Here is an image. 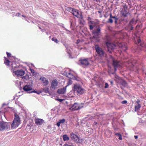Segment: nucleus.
<instances>
[{"instance_id": "nucleus-1", "label": "nucleus", "mask_w": 146, "mask_h": 146, "mask_svg": "<svg viewBox=\"0 0 146 146\" xmlns=\"http://www.w3.org/2000/svg\"><path fill=\"white\" fill-rule=\"evenodd\" d=\"M74 91L76 92L78 95L82 94L85 92V90L78 83L74 84Z\"/></svg>"}, {"instance_id": "nucleus-2", "label": "nucleus", "mask_w": 146, "mask_h": 146, "mask_svg": "<svg viewBox=\"0 0 146 146\" xmlns=\"http://www.w3.org/2000/svg\"><path fill=\"white\" fill-rule=\"evenodd\" d=\"M92 34L94 35L93 38L96 40V42H98L99 40L98 36L101 33V29L100 26L98 25L94 29L92 32Z\"/></svg>"}, {"instance_id": "nucleus-3", "label": "nucleus", "mask_w": 146, "mask_h": 146, "mask_svg": "<svg viewBox=\"0 0 146 146\" xmlns=\"http://www.w3.org/2000/svg\"><path fill=\"white\" fill-rule=\"evenodd\" d=\"M20 123V120L19 116L18 115L15 114V118L13 122L11 124V127L13 129L18 127Z\"/></svg>"}, {"instance_id": "nucleus-4", "label": "nucleus", "mask_w": 146, "mask_h": 146, "mask_svg": "<svg viewBox=\"0 0 146 146\" xmlns=\"http://www.w3.org/2000/svg\"><path fill=\"white\" fill-rule=\"evenodd\" d=\"M70 135L71 139L73 140L76 143H81L83 142L84 141L83 139L80 137L73 132L70 133Z\"/></svg>"}, {"instance_id": "nucleus-5", "label": "nucleus", "mask_w": 146, "mask_h": 146, "mask_svg": "<svg viewBox=\"0 0 146 146\" xmlns=\"http://www.w3.org/2000/svg\"><path fill=\"white\" fill-rule=\"evenodd\" d=\"M23 90L26 92L28 93H36L38 94H39L41 93V92H37L35 90H33L32 85H26L23 88Z\"/></svg>"}, {"instance_id": "nucleus-6", "label": "nucleus", "mask_w": 146, "mask_h": 146, "mask_svg": "<svg viewBox=\"0 0 146 146\" xmlns=\"http://www.w3.org/2000/svg\"><path fill=\"white\" fill-rule=\"evenodd\" d=\"M10 125L9 123L0 121V131L8 130L10 129Z\"/></svg>"}, {"instance_id": "nucleus-7", "label": "nucleus", "mask_w": 146, "mask_h": 146, "mask_svg": "<svg viewBox=\"0 0 146 146\" xmlns=\"http://www.w3.org/2000/svg\"><path fill=\"white\" fill-rule=\"evenodd\" d=\"M83 106V105L82 104L80 105L77 103H75L74 104L71 105V107L69 108V109L71 111H74L81 109Z\"/></svg>"}, {"instance_id": "nucleus-8", "label": "nucleus", "mask_w": 146, "mask_h": 146, "mask_svg": "<svg viewBox=\"0 0 146 146\" xmlns=\"http://www.w3.org/2000/svg\"><path fill=\"white\" fill-rule=\"evenodd\" d=\"M95 48L97 54L100 56H103L105 54L104 50L98 45L96 44L95 45Z\"/></svg>"}, {"instance_id": "nucleus-9", "label": "nucleus", "mask_w": 146, "mask_h": 146, "mask_svg": "<svg viewBox=\"0 0 146 146\" xmlns=\"http://www.w3.org/2000/svg\"><path fill=\"white\" fill-rule=\"evenodd\" d=\"M106 45L107 47V50L110 53H112L116 46L114 44L108 42H106Z\"/></svg>"}, {"instance_id": "nucleus-10", "label": "nucleus", "mask_w": 146, "mask_h": 146, "mask_svg": "<svg viewBox=\"0 0 146 146\" xmlns=\"http://www.w3.org/2000/svg\"><path fill=\"white\" fill-rule=\"evenodd\" d=\"M58 84V82L57 80L55 79L52 80L51 83V89L54 90L57 88Z\"/></svg>"}, {"instance_id": "nucleus-11", "label": "nucleus", "mask_w": 146, "mask_h": 146, "mask_svg": "<svg viewBox=\"0 0 146 146\" xmlns=\"http://www.w3.org/2000/svg\"><path fill=\"white\" fill-rule=\"evenodd\" d=\"M73 15L78 18L82 19V16L81 12L78 10L74 9L72 13Z\"/></svg>"}, {"instance_id": "nucleus-12", "label": "nucleus", "mask_w": 146, "mask_h": 146, "mask_svg": "<svg viewBox=\"0 0 146 146\" xmlns=\"http://www.w3.org/2000/svg\"><path fill=\"white\" fill-rule=\"evenodd\" d=\"M89 60V59L86 58L80 60L79 62L82 65L84 66H87L90 64Z\"/></svg>"}, {"instance_id": "nucleus-13", "label": "nucleus", "mask_w": 146, "mask_h": 146, "mask_svg": "<svg viewBox=\"0 0 146 146\" xmlns=\"http://www.w3.org/2000/svg\"><path fill=\"white\" fill-rule=\"evenodd\" d=\"M112 65L114 66V70L116 71L117 70V68L120 66L119 63L117 60H115L113 59H112Z\"/></svg>"}, {"instance_id": "nucleus-14", "label": "nucleus", "mask_w": 146, "mask_h": 146, "mask_svg": "<svg viewBox=\"0 0 146 146\" xmlns=\"http://www.w3.org/2000/svg\"><path fill=\"white\" fill-rule=\"evenodd\" d=\"M110 17H111L112 19H114L115 26L117 27H118L119 26L118 25L120 24V21L115 16H112V14L111 13L110 14Z\"/></svg>"}, {"instance_id": "nucleus-15", "label": "nucleus", "mask_w": 146, "mask_h": 146, "mask_svg": "<svg viewBox=\"0 0 146 146\" xmlns=\"http://www.w3.org/2000/svg\"><path fill=\"white\" fill-rule=\"evenodd\" d=\"M13 73L18 76H22L24 75L25 73V71L22 70L15 71Z\"/></svg>"}, {"instance_id": "nucleus-16", "label": "nucleus", "mask_w": 146, "mask_h": 146, "mask_svg": "<svg viewBox=\"0 0 146 146\" xmlns=\"http://www.w3.org/2000/svg\"><path fill=\"white\" fill-rule=\"evenodd\" d=\"M67 86H66L65 87H63L62 88L59 89L57 91V93L59 94H63L66 93V87Z\"/></svg>"}, {"instance_id": "nucleus-17", "label": "nucleus", "mask_w": 146, "mask_h": 146, "mask_svg": "<svg viewBox=\"0 0 146 146\" xmlns=\"http://www.w3.org/2000/svg\"><path fill=\"white\" fill-rule=\"evenodd\" d=\"M40 80H41V81L43 84V85L44 86H46L47 85L48 83L49 82L48 80L45 77H41Z\"/></svg>"}, {"instance_id": "nucleus-18", "label": "nucleus", "mask_w": 146, "mask_h": 146, "mask_svg": "<svg viewBox=\"0 0 146 146\" xmlns=\"http://www.w3.org/2000/svg\"><path fill=\"white\" fill-rule=\"evenodd\" d=\"M88 24L89 27V29L90 30H93L94 28L96 27V26L94 25L95 23L94 21H90L88 22Z\"/></svg>"}, {"instance_id": "nucleus-19", "label": "nucleus", "mask_w": 146, "mask_h": 146, "mask_svg": "<svg viewBox=\"0 0 146 146\" xmlns=\"http://www.w3.org/2000/svg\"><path fill=\"white\" fill-rule=\"evenodd\" d=\"M12 64L11 69L12 70L13 72L15 71L14 70L18 68L19 67V65H17L16 64L15 62H13L11 64Z\"/></svg>"}, {"instance_id": "nucleus-20", "label": "nucleus", "mask_w": 146, "mask_h": 146, "mask_svg": "<svg viewBox=\"0 0 146 146\" xmlns=\"http://www.w3.org/2000/svg\"><path fill=\"white\" fill-rule=\"evenodd\" d=\"M43 121L42 119L38 118H36L35 120V123L37 125H41L43 123Z\"/></svg>"}, {"instance_id": "nucleus-21", "label": "nucleus", "mask_w": 146, "mask_h": 146, "mask_svg": "<svg viewBox=\"0 0 146 146\" xmlns=\"http://www.w3.org/2000/svg\"><path fill=\"white\" fill-rule=\"evenodd\" d=\"M66 76L67 77H68V78L71 79H73L74 78V76L70 72H67L66 73Z\"/></svg>"}, {"instance_id": "nucleus-22", "label": "nucleus", "mask_w": 146, "mask_h": 146, "mask_svg": "<svg viewBox=\"0 0 146 146\" xmlns=\"http://www.w3.org/2000/svg\"><path fill=\"white\" fill-rule=\"evenodd\" d=\"M136 102L137 103V104L135 106V111L139 110L141 107V105L139 104L138 101H136Z\"/></svg>"}, {"instance_id": "nucleus-23", "label": "nucleus", "mask_w": 146, "mask_h": 146, "mask_svg": "<svg viewBox=\"0 0 146 146\" xmlns=\"http://www.w3.org/2000/svg\"><path fill=\"white\" fill-rule=\"evenodd\" d=\"M65 121V119H60L59 120L58 122L57 123L56 125L59 127L61 124L64 123Z\"/></svg>"}, {"instance_id": "nucleus-24", "label": "nucleus", "mask_w": 146, "mask_h": 146, "mask_svg": "<svg viewBox=\"0 0 146 146\" xmlns=\"http://www.w3.org/2000/svg\"><path fill=\"white\" fill-rule=\"evenodd\" d=\"M121 14L124 17H126L128 13L125 9H124L122 11Z\"/></svg>"}, {"instance_id": "nucleus-25", "label": "nucleus", "mask_w": 146, "mask_h": 146, "mask_svg": "<svg viewBox=\"0 0 146 146\" xmlns=\"http://www.w3.org/2000/svg\"><path fill=\"white\" fill-rule=\"evenodd\" d=\"M136 23L135 20L134 19H133L130 21L129 24V25L133 26Z\"/></svg>"}, {"instance_id": "nucleus-26", "label": "nucleus", "mask_w": 146, "mask_h": 146, "mask_svg": "<svg viewBox=\"0 0 146 146\" xmlns=\"http://www.w3.org/2000/svg\"><path fill=\"white\" fill-rule=\"evenodd\" d=\"M63 140L64 141L69 140L70 139V138L67 135H64L62 136Z\"/></svg>"}, {"instance_id": "nucleus-27", "label": "nucleus", "mask_w": 146, "mask_h": 146, "mask_svg": "<svg viewBox=\"0 0 146 146\" xmlns=\"http://www.w3.org/2000/svg\"><path fill=\"white\" fill-rule=\"evenodd\" d=\"M121 85L124 87H126L127 86V83L124 80H122L121 82Z\"/></svg>"}, {"instance_id": "nucleus-28", "label": "nucleus", "mask_w": 146, "mask_h": 146, "mask_svg": "<svg viewBox=\"0 0 146 146\" xmlns=\"http://www.w3.org/2000/svg\"><path fill=\"white\" fill-rule=\"evenodd\" d=\"M49 89L47 88H44L42 89L41 90V92H43L46 93H48Z\"/></svg>"}, {"instance_id": "nucleus-29", "label": "nucleus", "mask_w": 146, "mask_h": 146, "mask_svg": "<svg viewBox=\"0 0 146 146\" xmlns=\"http://www.w3.org/2000/svg\"><path fill=\"white\" fill-rule=\"evenodd\" d=\"M66 9L67 11L70 12L72 14L74 10V9L71 7H68Z\"/></svg>"}, {"instance_id": "nucleus-30", "label": "nucleus", "mask_w": 146, "mask_h": 146, "mask_svg": "<svg viewBox=\"0 0 146 146\" xmlns=\"http://www.w3.org/2000/svg\"><path fill=\"white\" fill-rule=\"evenodd\" d=\"M137 42L136 43L137 44L139 45H140L141 46H142L141 45V41L140 38H138L137 39Z\"/></svg>"}, {"instance_id": "nucleus-31", "label": "nucleus", "mask_w": 146, "mask_h": 146, "mask_svg": "<svg viewBox=\"0 0 146 146\" xmlns=\"http://www.w3.org/2000/svg\"><path fill=\"white\" fill-rule=\"evenodd\" d=\"M113 20L112 19V18L111 17H110V18L109 19L108 21H107V22L109 23H112L113 22Z\"/></svg>"}, {"instance_id": "nucleus-32", "label": "nucleus", "mask_w": 146, "mask_h": 146, "mask_svg": "<svg viewBox=\"0 0 146 146\" xmlns=\"http://www.w3.org/2000/svg\"><path fill=\"white\" fill-rule=\"evenodd\" d=\"M52 40L54 41L56 43H58V40H57V39L56 38H52Z\"/></svg>"}, {"instance_id": "nucleus-33", "label": "nucleus", "mask_w": 146, "mask_h": 146, "mask_svg": "<svg viewBox=\"0 0 146 146\" xmlns=\"http://www.w3.org/2000/svg\"><path fill=\"white\" fill-rule=\"evenodd\" d=\"M10 63V62L8 60H6V61L4 62V63L6 65H7L8 66L9 65Z\"/></svg>"}, {"instance_id": "nucleus-34", "label": "nucleus", "mask_w": 146, "mask_h": 146, "mask_svg": "<svg viewBox=\"0 0 146 146\" xmlns=\"http://www.w3.org/2000/svg\"><path fill=\"white\" fill-rule=\"evenodd\" d=\"M29 76L28 75H26L25 76L22 77V78L23 79H27L29 78Z\"/></svg>"}, {"instance_id": "nucleus-35", "label": "nucleus", "mask_w": 146, "mask_h": 146, "mask_svg": "<svg viewBox=\"0 0 146 146\" xmlns=\"http://www.w3.org/2000/svg\"><path fill=\"white\" fill-rule=\"evenodd\" d=\"M64 146H74L71 143H65L64 145Z\"/></svg>"}, {"instance_id": "nucleus-36", "label": "nucleus", "mask_w": 146, "mask_h": 146, "mask_svg": "<svg viewBox=\"0 0 146 146\" xmlns=\"http://www.w3.org/2000/svg\"><path fill=\"white\" fill-rule=\"evenodd\" d=\"M56 100H57V101H58L59 102H62L64 100H63V99H59V98H56Z\"/></svg>"}, {"instance_id": "nucleus-37", "label": "nucleus", "mask_w": 146, "mask_h": 146, "mask_svg": "<svg viewBox=\"0 0 146 146\" xmlns=\"http://www.w3.org/2000/svg\"><path fill=\"white\" fill-rule=\"evenodd\" d=\"M94 22H95V25L96 26L97 25L99 24V21H94Z\"/></svg>"}, {"instance_id": "nucleus-38", "label": "nucleus", "mask_w": 146, "mask_h": 146, "mask_svg": "<svg viewBox=\"0 0 146 146\" xmlns=\"http://www.w3.org/2000/svg\"><path fill=\"white\" fill-rule=\"evenodd\" d=\"M109 87L108 84L107 83H106L105 84V86L104 87V88H108Z\"/></svg>"}, {"instance_id": "nucleus-39", "label": "nucleus", "mask_w": 146, "mask_h": 146, "mask_svg": "<svg viewBox=\"0 0 146 146\" xmlns=\"http://www.w3.org/2000/svg\"><path fill=\"white\" fill-rule=\"evenodd\" d=\"M6 53H7V56L8 57H11V53H9V52H7Z\"/></svg>"}, {"instance_id": "nucleus-40", "label": "nucleus", "mask_w": 146, "mask_h": 146, "mask_svg": "<svg viewBox=\"0 0 146 146\" xmlns=\"http://www.w3.org/2000/svg\"><path fill=\"white\" fill-rule=\"evenodd\" d=\"M127 102L126 100H124L121 103L123 104H126Z\"/></svg>"}, {"instance_id": "nucleus-41", "label": "nucleus", "mask_w": 146, "mask_h": 146, "mask_svg": "<svg viewBox=\"0 0 146 146\" xmlns=\"http://www.w3.org/2000/svg\"><path fill=\"white\" fill-rule=\"evenodd\" d=\"M129 27L130 28V29L131 30H133V26L129 25Z\"/></svg>"}, {"instance_id": "nucleus-42", "label": "nucleus", "mask_w": 146, "mask_h": 146, "mask_svg": "<svg viewBox=\"0 0 146 146\" xmlns=\"http://www.w3.org/2000/svg\"><path fill=\"white\" fill-rule=\"evenodd\" d=\"M119 137L118 138L120 140H122V139L121 135H120V136H119Z\"/></svg>"}, {"instance_id": "nucleus-43", "label": "nucleus", "mask_w": 146, "mask_h": 146, "mask_svg": "<svg viewBox=\"0 0 146 146\" xmlns=\"http://www.w3.org/2000/svg\"><path fill=\"white\" fill-rule=\"evenodd\" d=\"M91 18L90 17H88L87 18V20L89 21H91Z\"/></svg>"}, {"instance_id": "nucleus-44", "label": "nucleus", "mask_w": 146, "mask_h": 146, "mask_svg": "<svg viewBox=\"0 0 146 146\" xmlns=\"http://www.w3.org/2000/svg\"><path fill=\"white\" fill-rule=\"evenodd\" d=\"M115 135H117V136H119L121 135L120 133H116L115 134Z\"/></svg>"}, {"instance_id": "nucleus-45", "label": "nucleus", "mask_w": 146, "mask_h": 146, "mask_svg": "<svg viewBox=\"0 0 146 146\" xmlns=\"http://www.w3.org/2000/svg\"><path fill=\"white\" fill-rule=\"evenodd\" d=\"M134 137L135 139H137L138 138V136L137 135H135L134 136Z\"/></svg>"}, {"instance_id": "nucleus-46", "label": "nucleus", "mask_w": 146, "mask_h": 146, "mask_svg": "<svg viewBox=\"0 0 146 146\" xmlns=\"http://www.w3.org/2000/svg\"><path fill=\"white\" fill-rule=\"evenodd\" d=\"M72 84V81H70L69 82V84Z\"/></svg>"}, {"instance_id": "nucleus-47", "label": "nucleus", "mask_w": 146, "mask_h": 146, "mask_svg": "<svg viewBox=\"0 0 146 146\" xmlns=\"http://www.w3.org/2000/svg\"><path fill=\"white\" fill-rule=\"evenodd\" d=\"M31 70L32 73L33 72H34V70H33L32 69Z\"/></svg>"}, {"instance_id": "nucleus-48", "label": "nucleus", "mask_w": 146, "mask_h": 146, "mask_svg": "<svg viewBox=\"0 0 146 146\" xmlns=\"http://www.w3.org/2000/svg\"><path fill=\"white\" fill-rule=\"evenodd\" d=\"M2 120V119H1V117L0 116V121H1V120Z\"/></svg>"}, {"instance_id": "nucleus-49", "label": "nucleus", "mask_w": 146, "mask_h": 146, "mask_svg": "<svg viewBox=\"0 0 146 146\" xmlns=\"http://www.w3.org/2000/svg\"><path fill=\"white\" fill-rule=\"evenodd\" d=\"M22 17H26L25 16H24V15H22Z\"/></svg>"}, {"instance_id": "nucleus-50", "label": "nucleus", "mask_w": 146, "mask_h": 146, "mask_svg": "<svg viewBox=\"0 0 146 146\" xmlns=\"http://www.w3.org/2000/svg\"><path fill=\"white\" fill-rule=\"evenodd\" d=\"M113 83V82H112V81H111V84H112Z\"/></svg>"}, {"instance_id": "nucleus-51", "label": "nucleus", "mask_w": 146, "mask_h": 146, "mask_svg": "<svg viewBox=\"0 0 146 146\" xmlns=\"http://www.w3.org/2000/svg\"><path fill=\"white\" fill-rule=\"evenodd\" d=\"M117 77H118V76H115V77L117 78Z\"/></svg>"}, {"instance_id": "nucleus-52", "label": "nucleus", "mask_w": 146, "mask_h": 146, "mask_svg": "<svg viewBox=\"0 0 146 146\" xmlns=\"http://www.w3.org/2000/svg\"><path fill=\"white\" fill-rule=\"evenodd\" d=\"M17 14H20L19 13H18L16 15H17V16H18L17 15Z\"/></svg>"}, {"instance_id": "nucleus-53", "label": "nucleus", "mask_w": 146, "mask_h": 146, "mask_svg": "<svg viewBox=\"0 0 146 146\" xmlns=\"http://www.w3.org/2000/svg\"><path fill=\"white\" fill-rule=\"evenodd\" d=\"M39 28L40 29H41V28H40V27H39Z\"/></svg>"}, {"instance_id": "nucleus-54", "label": "nucleus", "mask_w": 146, "mask_h": 146, "mask_svg": "<svg viewBox=\"0 0 146 146\" xmlns=\"http://www.w3.org/2000/svg\"><path fill=\"white\" fill-rule=\"evenodd\" d=\"M114 74V73H112V74Z\"/></svg>"}]
</instances>
